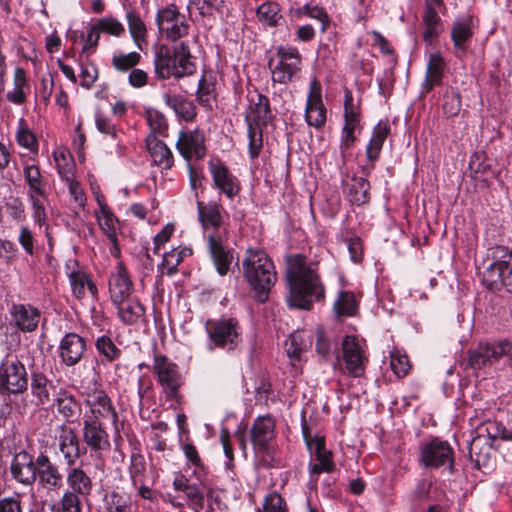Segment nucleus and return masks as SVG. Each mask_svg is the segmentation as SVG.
Masks as SVG:
<instances>
[{
	"instance_id": "nucleus-1",
	"label": "nucleus",
	"mask_w": 512,
	"mask_h": 512,
	"mask_svg": "<svg viewBox=\"0 0 512 512\" xmlns=\"http://www.w3.org/2000/svg\"><path fill=\"white\" fill-rule=\"evenodd\" d=\"M286 281L289 308L311 311L314 303H324L326 287L317 269L306 261L302 254L290 255L286 259Z\"/></svg>"
},
{
	"instance_id": "nucleus-2",
	"label": "nucleus",
	"mask_w": 512,
	"mask_h": 512,
	"mask_svg": "<svg viewBox=\"0 0 512 512\" xmlns=\"http://www.w3.org/2000/svg\"><path fill=\"white\" fill-rule=\"evenodd\" d=\"M197 207L203 228L206 231L208 227L216 229L215 232L207 234L209 251L217 272L220 275H225L234 257L232 252L223 245V233L218 229L222 223L219 206L217 204L204 205L202 202H198Z\"/></svg>"
},
{
	"instance_id": "nucleus-3",
	"label": "nucleus",
	"mask_w": 512,
	"mask_h": 512,
	"mask_svg": "<svg viewBox=\"0 0 512 512\" xmlns=\"http://www.w3.org/2000/svg\"><path fill=\"white\" fill-rule=\"evenodd\" d=\"M487 259L491 262L482 274V282L490 291L505 289L512 293V249L495 245L488 249Z\"/></svg>"
},
{
	"instance_id": "nucleus-4",
	"label": "nucleus",
	"mask_w": 512,
	"mask_h": 512,
	"mask_svg": "<svg viewBox=\"0 0 512 512\" xmlns=\"http://www.w3.org/2000/svg\"><path fill=\"white\" fill-rule=\"evenodd\" d=\"M153 372L168 401L180 405L182 395L180 389L184 384L178 365L163 354H155L153 358Z\"/></svg>"
},
{
	"instance_id": "nucleus-5",
	"label": "nucleus",
	"mask_w": 512,
	"mask_h": 512,
	"mask_svg": "<svg viewBox=\"0 0 512 512\" xmlns=\"http://www.w3.org/2000/svg\"><path fill=\"white\" fill-rule=\"evenodd\" d=\"M260 464L271 468L280 467L281 458L275 442V419L270 416H258V459Z\"/></svg>"
},
{
	"instance_id": "nucleus-6",
	"label": "nucleus",
	"mask_w": 512,
	"mask_h": 512,
	"mask_svg": "<svg viewBox=\"0 0 512 512\" xmlns=\"http://www.w3.org/2000/svg\"><path fill=\"white\" fill-rule=\"evenodd\" d=\"M155 21L159 33L174 44L189 34L190 25L174 4L160 8Z\"/></svg>"
},
{
	"instance_id": "nucleus-7",
	"label": "nucleus",
	"mask_w": 512,
	"mask_h": 512,
	"mask_svg": "<svg viewBox=\"0 0 512 512\" xmlns=\"http://www.w3.org/2000/svg\"><path fill=\"white\" fill-rule=\"evenodd\" d=\"M479 27L480 20L472 13H467L453 21L450 38L453 45V54L457 59L462 60L467 56L472 39Z\"/></svg>"
},
{
	"instance_id": "nucleus-8",
	"label": "nucleus",
	"mask_w": 512,
	"mask_h": 512,
	"mask_svg": "<svg viewBox=\"0 0 512 512\" xmlns=\"http://www.w3.org/2000/svg\"><path fill=\"white\" fill-rule=\"evenodd\" d=\"M28 388L25 365L16 357H6L0 363V394H21Z\"/></svg>"
},
{
	"instance_id": "nucleus-9",
	"label": "nucleus",
	"mask_w": 512,
	"mask_h": 512,
	"mask_svg": "<svg viewBox=\"0 0 512 512\" xmlns=\"http://www.w3.org/2000/svg\"><path fill=\"white\" fill-rule=\"evenodd\" d=\"M277 57L278 62L275 66H273V59L268 62L274 82L287 84L295 77H299L302 56L297 48L280 46L277 49Z\"/></svg>"
},
{
	"instance_id": "nucleus-10",
	"label": "nucleus",
	"mask_w": 512,
	"mask_h": 512,
	"mask_svg": "<svg viewBox=\"0 0 512 512\" xmlns=\"http://www.w3.org/2000/svg\"><path fill=\"white\" fill-rule=\"evenodd\" d=\"M421 462L426 468L438 469L447 466L454 468V451L449 442L433 438L421 447Z\"/></svg>"
},
{
	"instance_id": "nucleus-11",
	"label": "nucleus",
	"mask_w": 512,
	"mask_h": 512,
	"mask_svg": "<svg viewBox=\"0 0 512 512\" xmlns=\"http://www.w3.org/2000/svg\"><path fill=\"white\" fill-rule=\"evenodd\" d=\"M312 450L314 458L311 459L308 465V486L311 490H316L320 474L333 472L336 469V465L333 460V453L326 448L324 437L316 436Z\"/></svg>"
},
{
	"instance_id": "nucleus-12",
	"label": "nucleus",
	"mask_w": 512,
	"mask_h": 512,
	"mask_svg": "<svg viewBox=\"0 0 512 512\" xmlns=\"http://www.w3.org/2000/svg\"><path fill=\"white\" fill-rule=\"evenodd\" d=\"M512 352V341L503 339L497 342L479 343L469 352V365L473 369H480L487 364L497 362L504 355Z\"/></svg>"
},
{
	"instance_id": "nucleus-13",
	"label": "nucleus",
	"mask_w": 512,
	"mask_h": 512,
	"mask_svg": "<svg viewBox=\"0 0 512 512\" xmlns=\"http://www.w3.org/2000/svg\"><path fill=\"white\" fill-rule=\"evenodd\" d=\"M439 12L443 15L447 13V6L444 0H424V12L422 15L424 31L422 39L428 45L434 44L441 33L443 21L439 16Z\"/></svg>"
},
{
	"instance_id": "nucleus-14",
	"label": "nucleus",
	"mask_w": 512,
	"mask_h": 512,
	"mask_svg": "<svg viewBox=\"0 0 512 512\" xmlns=\"http://www.w3.org/2000/svg\"><path fill=\"white\" fill-rule=\"evenodd\" d=\"M341 348L345 368L348 374L354 378L363 376L368 359L364 355V351L357 336L346 335L343 338Z\"/></svg>"
},
{
	"instance_id": "nucleus-15",
	"label": "nucleus",
	"mask_w": 512,
	"mask_h": 512,
	"mask_svg": "<svg viewBox=\"0 0 512 512\" xmlns=\"http://www.w3.org/2000/svg\"><path fill=\"white\" fill-rule=\"evenodd\" d=\"M205 327L215 347L231 349L238 339L237 321L233 318L208 320Z\"/></svg>"
},
{
	"instance_id": "nucleus-16",
	"label": "nucleus",
	"mask_w": 512,
	"mask_h": 512,
	"mask_svg": "<svg viewBox=\"0 0 512 512\" xmlns=\"http://www.w3.org/2000/svg\"><path fill=\"white\" fill-rule=\"evenodd\" d=\"M86 404L89 407L90 414L84 418H94L97 421L108 419L118 431V413L112 404L108 394L103 390H94L87 395Z\"/></svg>"
},
{
	"instance_id": "nucleus-17",
	"label": "nucleus",
	"mask_w": 512,
	"mask_h": 512,
	"mask_svg": "<svg viewBox=\"0 0 512 512\" xmlns=\"http://www.w3.org/2000/svg\"><path fill=\"white\" fill-rule=\"evenodd\" d=\"M56 441L67 467L74 466L77 460L86 452V449L80 446V440L75 430L66 424L58 427Z\"/></svg>"
},
{
	"instance_id": "nucleus-18",
	"label": "nucleus",
	"mask_w": 512,
	"mask_h": 512,
	"mask_svg": "<svg viewBox=\"0 0 512 512\" xmlns=\"http://www.w3.org/2000/svg\"><path fill=\"white\" fill-rule=\"evenodd\" d=\"M174 52L176 54V65L169 66V62L165 60L162 68L166 69V75H173L175 79L189 77L196 72L195 58L191 54L189 43L180 41L174 44Z\"/></svg>"
},
{
	"instance_id": "nucleus-19",
	"label": "nucleus",
	"mask_w": 512,
	"mask_h": 512,
	"mask_svg": "<svg viewBox=\"0 0 512 512\" xmlns=\"http://www.w3.org/2000/svg\"><path fill=\"white\" fill-rule=\"evenodd\" d=\"M176 148L187 161L193 158L202 159L206 155L203 132L199 129L181 131Z\"/></svg>"
},
{
	"instance_id": "nucleus-20",
	"label": "nucleus",
	"mask_w": 512,
	"mask_h": 512,
	"mask_svg": "<svg viewBox=\"0 0 512 512\" xmlns=\"http://www.w3.org/2000/svg\"><path fill=\"white\" fill-rule=\"evenodd\" d=\"M82 438L90 450L97 454H101L110 449L108 433L103 428L101 421H97V419L84 418Z\"/></svg>"
},
{
	"instance_id": "nucleus-21",
	"label": "nucleus",
	"mask_w": 512,
	"mask_h": 512,
	"mask_svg": "<svg viewBox=\"0 0 512 512\" xmlns=\"http://www.w3.org/2000/svg\"><path fill=\"white\" fill-rule=\"evenodd\" d=\"M277 273L275 265L268 254L258 249V303H264L275 285Z\"/></svg>"
},
{
	"instance_id": "nucleus-22",
	"label": "nucleus",
	"mask_w": 512,
	"mask_h": 512,
	"mask_svg": "<svg viewBox=\"0 0 512 512\" xmlns=\"http://www.w3.org/2000/svg\"><path fill=\"white\" fill-rule=\"evenodd\" d=\"M109 295L113 304H121L130 298L133 283L122 262H118L115 271L109 277Z\"/></svg>"
},
{
	"instance_id": "nucleus-23",
	"label": "nucleus",
	"mask_w": 512,
	"mask_h": 512,
	"mask_svg": "<svg viewBox=\"0 0 512 512\" xmlns=\"http://www.w3.org/2000/svg\"><path fill=\"white\" fill-rule=\"evenodd\" d=\"M12 477L26 486H31L37 479V467L34 456L25 450L16 453L11 461Z\"/></svg>"
},
{
	"instance_id": "nucleus-24",
	"label": "nucleus",
	"mask_w": 512,
	"mask_h": 512,
	"mask_svg": "<svg viewBox=\"0 0 512 512\" xmlns=\"http://www.w3.org/2000/svg\"><path fill=\"white\" fill-rule=\"evenodd\" d=\"M67 491L73 492L84 499L92 495L94 483L91 476L84 470L82 465L67 467L66 470Z\"/></svg>"
},
{
	"instance_id": "nucleus-25",
	"label": "nucleus",
	"mask_w": 512,
	"mask_h": 512,
	"mask_svg": "<svg viewBox=\"0 0 512 512\" xmlns=\"http://www.w3.org/2000/svg\"><path fill=\"white\" fill-rule=\"evenodd\" d=\"M469 458L474 464V468L492 469L494 465V456L492 452V443L485 436L477 435L469 445Z\"/></svg>"
},
{
	"instance_id": "nucleus-26",
	"label": "nucleus",
	"mask_w": 512,
	"mask_h": 512,
	"mask_svg": "<svg viewBox=\"0 0 512 512\" xmlns=\"http://www.w3.org/2000/svg\"><path fill=\"white\" fill-rule=\"evenodd\" d=\"M86 350L85 340L76 333H67L59 345V356L67 366L76 365Z\"/></svg>"
},
{
	"instance_id": "nucleus-27",
	"label": "nucleus",
	"mask_w": 512,
	"mask_h": 512,
	"mask_svg": "<svg viewBox=\"0 0 512 512\" xmlns=\"http://www.w3.org/2000/svg\"><path fill=\"white\" fill-rule=\"evenodd\" d=\"M10 316L18 329L23 332H32L38 327L41 313L30 304H13L10 308Z\"/></svg>"
},
{
	"instance_id": "nucleus-28",
	"label": "nucleus",
	"mask_w": 512,
	"mask_h": 512,
	"mask_svg": "<svg viewBox=\"0 0 512 512\" xmlns=\"http://www.w3.org/2000/svg\"><path fill=\"white\" fill-rule=\"evenodd\" d=\"M209 169L214 184L227 197L232 198L239 192L237 179L229 172L228 168L219 160H211Z\"/></svg>"
},
{
	"instance_id": "nucleus-29",
	"label": "nucleus",
	"mask_w": 512,
	"mask_h": 512,
	"mask_svg": "<svg viewBox=\"0 0 512 512\" xmlns=\"http://www.w3.org/2000/svg\"><path fill=\"white\" fill-rule=\"evenodd\" d=\"M146 148L157 166L164 169L173 166L172 152L164 142L157 139L156 135L149 134L146 137Z\"/></svg>"
},
{
	"instance_id": "nucleus-30",
	"label": "nucleus",
	"mask_w": 512,
	"mask_h": 512,
	"mask_svg": "<svg viewBox=\"0 0 512 512\" xmlns=\"http://www.w3.org/2000/svg\"><path fill=\"white\" fill-rule=\"evenodd\" d=\"M126 21L135 46L144 51L148 47V29L140 15L133 10L126 12Z\"/></svg>"
},
{
	"instance_id": "nucleus-31",
	"label": "nucleus",
	"mask_w": 512,
	"mask_h": 512,
	"mask_svg": "<svg viewBox=\"0 0 512 512\" xmlns=\"http://www.w3.org/2000/svg\"><path fill=\"white\" fill-rule=\"evenodd\" d=\"M57 412L67 421H76L81 413V405L70 392L61 389L55 399Z\"/></svg>"
},
{
	"instance_id": "nucleus-32",
	"label": "nucleus",
	"mask_w": 512,
	"mask_h": 512,
	"mask_svg": "<svg viewBox=\"0 0 512 512\" xmlns=\"http://www.w3.org/2000/svg\"><path fill=\"white\" fill-rule=\"evenodd\" d=\"M29 92L30 85L26 72L23 68L17 67L14 70L13 86L6 92V99L15 105H22L26 102Z\"/></svg>"
},
{
	"instance_id": "nucleus-33",
	"label": "nucleus",
	"mask_w": 512,
	"mask_h": 512,
	"mask_svg": "<svg viewBox=\"0 0 512 512\" xmlns=\"http://www.w3.org/2000/svg\"><path fill=\"white\" fill-rule=\"evenodd\" d=\"M370 182L365 177L353 176L347 186L348 200L357 206L367 204L370 201Z\"/></svg>"
},
{
	"instance_id": "nucleus-34",
	"label": "nucleus",
	"mask_w": 512,
	"mask_h": 512,
	"mask_svg": "<svg viewBox=\"0 0 512 512\" xmlns=\"http://www.w3.org/2000/svg\"><path fill=\"white\" fill-rule=\"evenodd\" d=\"M23 176L28 185V196L44 197L46 195L47 182L37 165L26 164L23 168Z\"/></svg>"
},
{
	"instance_id": "nucleus-35",
	"label": "nucleus",
	"mask_w": 512,
	"mask_h": 512,
	"mask_svg": "<svg viewBox=\"0 0 512 512\" xmlns=\"http://www.w3.org/2000/svg\"><path fill=\"white\" fill-rule=\"evenodd\" d=\"M114 306L120 320L127 325L137 323L145 315L144 306L136 299L128 298V300H124L121 304H114Z\"/></svg>"
},
{
	"instance_id": "nucleus-36",
	"label": "nucleus",
	"mask_w": 512,
	"mask_h": 512,
	"mask_svg": "<svg viewBox=\"0 0 512 512\" xmlns=\"http://www.w3.org/2000/svg\"><path fill=\"white\" fill-rule=\"evenodd\" d=\"M97 512H137V508L128 497L113 491L105 495Z\"/></svg>"
},
{
	"instance_id": "nucleus-37",
	"label": "nucleus",
	"mask_w": 512,
	"mask_h": 512,
	"mask_svg": "<svg viewBox=\"0 0 512 512\" xmlns=\"http://www.w3.org/2000/svg\"><path fill=\"white\" fill-rule=\"evenodd\" d=\"M30 388L38 404L45 405L50 402V389L53 388V384L45 374L33 372L31 374Z\"/></svg>"
},
{
	"instance_id": "nucleus-38",
	"label": "nucleus",
	"mask_w": 512,
	"mask_h": 512,
	"mask_svg": "<svg viewBox=\"0 0 512 512\" xmlns=\"http://www.w3.org/2000/svg\"><path fill=\"white\" fill-rule=\"evenodd\" d=\"M462 107V97L459 90L448 86L442 94V112L447 119L458 116Z\"/></svg>"
},
{
	"instance_id": "nucleus-39",
	"label": "nucleus",
	"mask_w": 512,
	"mask_h": 512,
	"mask_svg": "<svg viewBox=\"0 0 512 512\" xmlns=\"http://www.w3.org/2000/svg\"><path fill=\"white\" fill-rule=\"evenodd\" d=\"M38 484L47 491L59 492L63 488V475L54 465L47 469L37 471Z\"/></svg>"
},
{
	"instance_id": "nucleus-40",
	"label": "nucleus",
	"mask_w": 512,
	"mask_h": 512,
	"mask_svg": "<svg viewBox=\"0 0 512 512\" xmlns=\"http://www.w3.org/2000/svg\"><path fill=\"white\" fill-rule=\"evenodd\" d=\"M165 103L170 106L175 113L185 121H192L196 116V107L194 103L181 96L165 94Z\"/></svg>"
},
{
	"instance_id": "nucleus-41",
	"label": "nucleus",
	"mask_w": 512,
	"mask_h": 512,
	"mask_svg": "<svg viewBox=\"0 0 512 512\" xmlns=\"http://www.w3.org/2000/svg\"><path fill=\"white\" fill-rule=\"evenodd\" d=\"M311 341L306 338L304 331H295L285 341V350L289 358L299 360L301 354L307 350Z\"/></svg>"
},
{
	"instance_id": "nucleus-42",
	"label": "nucleus",
	"mask_w": 512,
	"mask_h": 512,
	"mask_svg": "<svg viewBox=\"0 0 512 512\" xmlns=\"http://www.w3.org/2000/svg\"><path fill=\"white\" fill-rule=\"evenodd\" d=\"M273 120L274 114L271 110L268 98L264 95L258 94V153L263 145V127L267 128Z\"/></svg>"
},
{
	"instance_id": "nucleus-43",
	"label": "nucleus",
	"mask_w": 512,
	"mask_h": 512,
	"mask_svg": "<svg viewBox=\"0 0 512 512\" xmlns=\"http://www.w3.org/2000/svg\"><path fill=\"white\" fill-rule=\"evenodd\" d=\"M165 60L169 62V66L176 65V54L174 52V45L170 49L167 45H161L155 54L154 66L155 73L159 79L167 80L173 75H166V69L162 68V64L165 63Z\"/></svg>"
},
{
	"instance_id": "nucleus-44",
	"label": "nucleus",
	"mask_w": 512,
	"mask_h": 512,
	"mask_svg": "<svg viewBox=\"0 0 512 512\" xmlns=\"http://www.w3.org/2000/svg\"><path fill=\"white\" fill-rule=\"evenodd\" d=\"M83 497L65 490L57 502L50 506L51 512H82Z\"/></svg>"
},
{
	"instance_id": "nucleus-45",
	"label": "nucleus",
	"mask_w": 512,
	"mask_h": 512,
	"mask_svg": "<svg viewBox=\"0 0 512 512\" xmlns=\"http://www.w3.org/2000/svg\"><path fill=\"white\" fill-rule=\"evenodd\" d=\"M361 110L360 105L354 104L353 94L346 89L344 94V126L357 128L360 126Z\"/></svg>"
},
{
	"instance_id": "nucleus-46",
	"label": "nucleus",
	"mask_w": 512,
	"mask_h": 512,
	"mask_svg": "<svg viewBox=\"0 0 512 512\" xmlns=\"http://www.w3.org/2000/svg\"><path fill=\"white\" fill-rule=\"evenodd\" d=\"M192 254V250L188 247L174 248L163 256L162 266L166 269L168 275H173L177 271V267L188 256Z\"/></svg>"
},
{
	"instance_id": "nucleus-47",
	"label": "nucleus",
	"mask_w": 512,
	"mask_h": 512,
	"mask_svg": "<svg viewBox=\"0 0 512 512\" xmlns=\"http://www.w3.org/2000/svg\"><path fill=\"white\" fill-rule=\"evenodd\" d=\"M93 23L100 33L116 38L122 37L125 34V27L122 22L112 15L95 19Z\"/></svg>"
},
{
	"instance_id": "nucleus-48",
	"label": "nucleus",
	"mask_w": 512,
	"mask_h": 512,
	"mask_svg": "<svg viewBox=\"0 0 512 512\" xmlns=\"http://www.w3.org/2000/svg\"><path fill=\"white\" fill-rule=\"evenodd\" d=\"M281 19L280 8L276 2L265 1L261 5H258V20L265 25L270 27L277 26Z\"/></svg>"
},
{
	"instance_id": "nucleus-49",
	"label": "nucleus",
	"mask_w": 512,
	"mask_h": 512,
	"mask_svg": "<svg viewBox=\"0 0 512 512\" xmlns=\"http://www.w3.org/2000/svg\"><path fill=\"white\" fill-rule=\"evenodd\" d=\"M333 308L337 316L348 317L354 315L356 311L354 294L350 291H340Z\"/></svg>"
},
{
	"instance_id": "nucleus-50",
	"label": "nucleus",
	"mask_w": 512,
	"mask_h": 512,
	"mask_svg": "<svg viewBox=\"0 0 512 512\" xmlns=\"http://www.w3.org/2000/svg\"><path fill=\"white\" fill-rule=\"evenodd\" d=\"M446 69V62L440 52H433L429 55L425 75L443 82Z\"/></svg>"
},
{
	"instance_id": "nucleus-51",
	"label": "nucleus",
	"mask_w": 512,
	"mask_h": 512,
	"mask_svg": "<svg viewBox=\"0 0 512 512\" xmlns=\"http://www.w3.org/2000/svg\"><path fill=\"white\" fill-rule=\"evenodd\" d=\"M16 140L19 146L28 149L30 152L36 153L38 151L37 139L25 123L24 119H20L19 121Z\"/></svg>"
},
{
	"instance_id": "nucleus-52",
	"label": "nucleus",
	"mask_w": 512,
	"mask_h": 512,
	"mask_svg": "<svg viewBox=\"0 0 512 512\" xmlns=\"http://www.w3.org/2000/svg\"><path fill=\"white\" fill-rule=\"evenodd\" d=\"M99 226L107 235L112 244L116 245V223L117 220L113 213L106 207L101 206L100 215L98 216Z\"/></svg>"
},
{
	"instance_id": "nucleus-53",
	"label": "nucleus",
	"mask_w": 512,
	"mask_h": 512,
	"mask_svg": "<svg viewBox=\"0 0 512 512\" xmlns=\"http://www.w3.org/2000/svg\"><path fill=\"white\" fill-rule=\"evenodd\" d=\"M383 148V144L376 142L372 139L369 140L366 149H365V155L367 162L364 166H362L361 171L362 173L368 177L371 175V173L374 171L376 167V162L379 160L381 151Z\"/></svg>"
},
{
	"instance_id": "nucleus-54",
	"label": "nucleus",
	"mask_w": 512,
	"mask_h": 512,
	"mask_svg": "<svg viewBox=\"0 0 512 512\" xmlns=\"http://www.w3.org/2000/svg\"><path fill=\"white\" fill-rule=\"evenodd\" d=\"M242 273L250 287L256 289V251L248 249L242 259Z\"/></svg>"
},
{
	"instance_id": "nucleus-55",
	"label": "nucleus",
	"mask_w": 512,
	"mask_h": 512,
	"mask_svg": "<svg viewBox=\"0 0 512 512\" xmlns=\"http://www.w3.org/2000/svg\"><path fill=\"white\" fill-rule=\"evenodd\" d=\"M491 169V164L487 160L486 153L483 151L474 152L469 160V170L472 179H477L478 175H483Z\"/></svg>"
},
{
	"instance_id": "nucleus-56",
	"label": "nucleus",
	"mask_w": 512,
	"mask_h": 512,
	"mask_svg": "<svg viewBox=\"0 0 512 512\" xmlns=\"http://www.w3.org/2000/svg\"><path fill=\"white\" fill-rule=\"evenodd\" d=\"M141 55L138 52L114 55L112 57V66L119 72H127L134 69L139 64Z\"/></svg>"
},
{
	"instance_id": "nucleus-57",
	"label": "nucleus",
	"mask_w": 512,
	"mask_h": 512,
	"mask_svg": "<svg viewBox=\"0 0 512 512\" xmlns=\"http://www.w3.org/2000/svg\"><path fill=\"white\" fill-rule=\"evenodd\" d=\"M390 367L398 378H404L411 370V363L406 354L396 351L391 354Z\"/></svg>"
},
{
	"instance_id": "nucleus-58",
	"label": "nucleus",
	"mask_w": 512,
	"mask_h": 512,
	"mask_svg": "<svg viewBox=\"0 0 512 512\" xmlns=\"http://www.w3.org/2000/svg\"><path fill=\"white\" fill-rule=\"evenodd\" d=\"M245 123H246V137L248 140V147L250 156L253 159L256 156V148H255V127H256V108H253L252 105L249 106V110L245 114Z\"/></svg>"
},
{
	"instance_id": "nucleus-59",
	"label": "nucleus",
	"mask_w": 512,
	"mask_h": 512,
	"mask_svg": "<svg viewBox=\"0 0 512 512\" xmlns=\"http://www.w3.org/2000/svg\"><path fill=\"white\" fill-rule=\"evenodd\" d=\"M96 349L100 355L108 361H113L120 356V349L116 347L110 337L101 336L96 341Z\"/></svg>"
},
{
	"instance_id": "nucleus-60",
	"label": "nucleus",
	"mask_w": 512,
	"mask_h": 512,
	"mask_svg": "<svg viewBox=\"0 0 512 512\" xmlns=\"http://www.w3.org/2000/svg\"><path fill=\"white\" fill-rule=\"evenodd\" d=\"M215 84L209 81L205 75L201 77L197 89V99L204 106H211L214 99Z\"/></svg>"
},
{
	"instance_id": "nucleus-61",
	"label": "nucleus",
	"mask_w": 512,
	"mask_h": 512,
	"mask_svg": "<svg viewBox=\"0 0 512 512\" xmlns=\"http://www.w3.org/2000/svg\"><path fill=\"white\" fill-rule=\"evenodd\" d=\"M326 113L327 110L324 105L313 106L311 110L305 109V120L309 126L320 129L326 123Z\"/></svg>"
},
{
	"instance_id": "nucleus-62",
	"label": "nucleus",
	"mask_w": 512,
	"mask_h": 512,
	"mask_svg": "<svg viewBox=\"0 0 512 512\" xmlns=\"http://www.w3.org/2000/svg\"><path fill=\"white\" fill-rule=\"evenodd\" d=\"M69 280L74 295L77 298L83 297L89 281L88 275L80 271H73L69 275Z\"/></svg>"
},
{
	"instance_id": "nucleus-63",
	"label": "nucleus",
	"mask_w": 512,
	"mask_h": 512,
	"mask_svg": "<svg viewBox=\"0 0 512 512\" xmlns=\"http://www.w3.org/2000/svg\"><path fill=\"white\" fill-rule=\"evenodd\" d=\"M487 431V439L489 441H493L496 439H501L504 441H512V431L508 430L504 425L497 422L489 423L486 427Z\"/></svg>"
},
{
	"instance_id": "nucleus-64",
	"label": "nucleus",
	"mask_w": 512,
	"mask_h": 512,
	"mask_svg": "<svg viewBox=\"0 0 512 512\" xmlns=\"http://www.w3.org/2000/svg\"><path fill=\"white\" fill-rule=\"evenodd\" d=\"M285 500L276 492L266 496L263 503V512H286Z\"/></svg>"
}]
</instances>
